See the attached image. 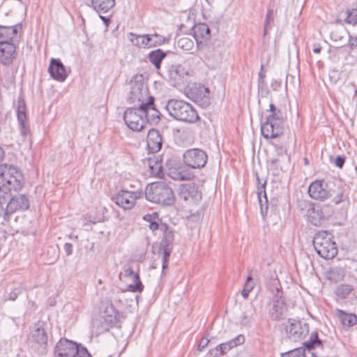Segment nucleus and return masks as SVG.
I'll list each match as a JSON object with an SVG mask.
<instances>
[{"label": "nucleus", "instance_id": "1", "mask_svg": "<svg viewBox=\"0 0 357 357\" xmlns=\"http://www.w3.org/2000/svg\"><path fill=\"white\" fill-rule=\"evenodd\" d=\"M303 347H298L282 354V357H328L324 349V344L317 332L310 334L307 341L303 343Z\"/></svg>", "mask_w": 357, "mask_h": 357}, {"label": "nucleus", "instance_id": "2", "mask_svg": "<svg viewBox=\"0 0 357 357\" xmlns=\"http://www.w3.org/2000/svg\"><path fill=\"white\" fill-rule=\"evenodd\" d=\"M147 200L162 206H173L176 197L172 188L164 182H155L149 185L145 189Z\"/></svg>", "mask_w": 357, "mask_h": 357}, {"label": "nucleus", "instance_id": "3", "mask_svg": "<svg viewBox=\"0 0 357 357\" xmlns=\"http://www.w3.org/2000/svg\"><path fill=\"white\" fill-rule=\"evenodd\" d=\"M165 108L169 114L178 121L192 123L199 119L197 111L190 103L183 100L171 99Z\"/></svg>", "mask_w": 357, "mask_h": 357}, {"label": "nucleus", "instance_id": "4", "mask_svg": "<svg viewBox=\"0 0 357 357\" xmlns=\"http://www.w3.org/2000/svg\"><path fill=\"white\" fill-rule=\"evenodd\" d=\"M312 243L317 253L325 259H331L337 254V247L333 241V235L328 231L317 232Z\"/></svg>", "mask_w": 357, "mask_h": 357}, {"label": "nucleus", "instance_id": "5", "mask_svg": "<svg viewBox=\"0 0 357 357\" xmlns=\"http://www.w3.org/2000/svg\"><path fill=\"white\" fill-rule=\"evenodd\" d=\"M130 91L129 92L127 101L134 106L141 107L142 105L147 102L150 98H153L149 95L148 87L144 84V79L142 75H135L130 82Z\"/></svg>", "mask_w": 357, "mask_h": 357}, {"label": "nucleus", "instance_id": "6", "mask_svg": "<svg viewBox=\"0 0 357 357\" xmlns=\"http://www.w3.org/2000/svg\"><path fill=\"white\" fill-rule=\"evenodd\" d=\"M160 230L162 231L163 236L160 243L159 254H162V273L166 274L165 270L168 268L170 255L172 252L173 242L174 241V231L172 227L166 223H161Z\"/></svg>", "mask_w": 357, "mask_h": 357}, {"label": "nucleus", "instance_id": "7", "mask_svg": "<svg viewBox=\"0 0 357 357\" xmlns=\"http://www.w3.org/2000/svg\"><path fill=\"white\" fill-rule=\"evenodd\" d=\"M0 177L3 188L9 191H18L23 187V175L15 167L5 165L0 166Z\"/></svg>", "mask_w": 357, "mask_h": 357}, {"label": "nucleus", "instance_id": "8", "mask_svg": "<svg viewBox=\"0 0 357 357\" xmlns=\"http://www.w3.org/2000/svg\"><path fill=\"white\" fill-rule=\"evenodd\" d=\"M54 352L57 357H91L86 348L66 338L57 342Z\"/></svg>", "mask_w": 357, "mask_h": 357}, {"label": "nucleus", "instance_id": "9", "mask_svg": "<svg viewBox=\"0 0 357 357\" xmlns=\"http://www.w3.org/2000/svg\"><path fill=\"white\" fill-rule=\"evenodd\" d=\"M284 130V121L282 116L275 114V116H266V121L261 124V132L266 139H274L282 135Z\"/></svg>", "mask_w": 357, "mask_h": 357}, {"label": "nucleus", "instance_id": "10", "mask_svg": "<svg viewBox=\"0 0 357 357\" xmlns=\"http://www.w3.org/2000/svg\"><path fill=\"white\" fill-rule=\"evenodd\" d=\"M184 164L192 169H201L205 167L208 155L205 151L193 148L186 150L183 154Z\"/></svg>", "mask_w": 357, "mask_h": 357}, {"label": "nucleus", "instance_id": "11", "mask_svg": "<svg viewBox=\"0 0 357 357\" xmlns=\"http://www.w3.org/2000/svg\"><path fill=\"white\" fill-rule=\"evenodd\" d=\"M287 337L291 341L303 339L309 333V324L296 319H288L285 326Z\"/></svg>", "mask_w": 357, "mask_h": 357}, {"label": "nucleus", "instance_id": "12", "mask_svg": "<svg viewBox=\"0 0 357 357\" xmlns=\"http://www.w3.org/2000/svg\"><path fill=\"white\" fill-rule=\"evenodd\" d=\"M142 191L120 190L112 197V200L119 207L125 210L132 209L136 204V200L142 196Z\"/></svg>", "mask_w": 357, "mask_h": 357}, {"label": "nucleus", "instance_id": "13", "mask_svg": "<svg viewBox=\"0 0 357 357\" xmlns=\"http://www.w3.org/2000/svg\"><path fill=\"white\" fill-rule=\"evenodd\" d=\"M123 119L129 128L135 131H140L145 126L143 113L140 112L138 107L128 108L123 115Z\"/></svg>", "mask_w": 357, "mask_h": 357}, {"label": "nucleus", "instance_id": "14", "mask_svg": "<svg viewBox=\"0 0 357 357\" xmlns=\"http://www.w3.org/2000/svg\"><path fill=\"white\" fill-rule=\"evenodd\" d=\"M188 71L181 64H172L166 66L165 78L174 86L180 85L183 82Z\"/></svg>", "mask_w": 357, "mask_h": 357}, {"label": "nucleus", "instance_id": "15", "mask_svg": "<svg viewBox=\"0 0 357 357\" xmlns=\"http://www.w3.org/2000/svg\"><path fill=\"white\" fill-rule=\"evenodd\" d=\"M308 193L311 198L317 200H324L332 196L328 184L322 181L312 182L308 188Z\"/></svg>", "mask_w": 357, "mask_h": 357}, {"label": "nucleus", "instance_id": "16", "mask_svg": "<svg viewBox=\"0 0 357 357\" xmlns=\"http://www.w3.org/2000/svg\"><path fill=\"white\" fill-rule=\"evenodd\" d=\"M154 98H150V100L142 105L141 107H138L140 112L143 113L145 124L158 123L160 119V113L155 108L154 105Z\"/></svg>", "mask_w": 357, "mask_h": 357}, {"label": "nucleus", "instance_id": "17", "mask_svg": "<svg viewBox=\"0 0 357 357\" xmlns=\"http://www.w3.org/2000/svg\"><path fill=\"white\" fill-rule=\"evenodd\" d=\"M165 175L167 174L169 178L174 181H189L192 176L186 172L174 161L169 160L164 168Z\"/></svg>", "mask_w": 357, "mask_h": 357}, {"label": "nucleus", "instance_id": "18", "mask_svg": "<svg viewBox=\"0 0 357 357\" xmlns=\"http://www.w3.org/2000/svg\"><path fill=\"white\" fill-rule=\"evenodd\" d=\"M7 212L6 215H11L17 211H24L29 208V201L24 195H16L12 197L6 203Z\"/></svg>", "mask_w": 357, "mask_h": 357}, {"label": "nucleus", "instance_id": "19", "mask_svg": "<svg viewBox=\"0 0 357 357\" xmlns=\"http://www.w3.org/2000/svg\"><path fill=\"white\" fill-rule=\"evenodd\" d=\"M287 305L283 296L273 298V305L269 310V316L271 320L284 319L287 316Z\"/></svg>", "mask_w": 357, "mask_h": 357}, {"label": "nucleus", "instance_id": "20", "mask_svg": "<svg viewBox=\"0 0 357 357\" xmlns=\"http://www.w3.org/2000/svg\"><path fill=\"white\" fill-rule=\"evenodd\" d=\"M48 72L50 76L58 82L65 81L68 75L65 66L59 59H51Z\"/></svg>", "mask_w": 357, "mask_h": 357}, {"label": "nucleus", "instance_id": "21", "mask_svg": "<svg viewBox=\"0 0 357 357\" xmlns=\"http://www.w3.org/2000/svg\"><path fill=\"white\" fill-rule=\"evenodd\" d=\"M30 339L42 348L45 349L47 347L48 337L44 328L43 322L38 321L34 324L33 329L31 332Z\"/></svg>", "mask_w": 357, "mask_h": 357}, {"label": "nucleus", "instance_id": "22", "mask_svg": "<svg viewBox=\"0 0 357 357\" xmlns=\"http://www.w3.org/2000/svg\"><path fill=\"white\" fill-rule=\"evenodd\" d=\"M146 144L149 153H155L158 152L162 146V137L159 130L152 128L148 132Z\"/></svg>", "mask_w": 357, "mask_h": 357}, {"label": "nucleus", "instance_id": "23", "mask_svg": "<svg viewBox=\"0 0 357 357\" xmlns=\"http://www.w3.org/2000/svg\"><path fill=\"white\" fill-rule=\"evenodd\" d=\"M209 93V89L203 85H199L190 90L192 100L204 107L210 104Z\"/></svg>", "mask_w": 357, "mask_h": 357}, {"label": "nucleus", "instance_id": "24", "mask_svg": "<svg viewBox=\"0 0 357 357\" xmlns=\"http://www.w3.org/2000/svg\"><path fill=\"white\" fill-rule=\"evenodd\" d=\"M257 183V196L261 208L262 215H265L268 211V198L266 192V180L264 181L259 178V174L255 173Z\"/></svg>", "mask_w": 357, "mask_h": 357}, {"label": "nucleus", "instance_id": "25", "mask_svg": "<svg viewBox=\"0 0 357 357\" xmlns=\"http://www.w3.org/2000/svg\"><path fill=\"white\" fill-rule=\"evenodd\" d=\"M192 31L197 47L202 45L204 42H206L211 38L210 29L205 23L195 24L192 26Z\"/></svg>", "mask_w": 357, "mask_h": 357}, {"label": "nucleus", "instance_id": "26", "mask_svg": "<svg viewBox=\"0 0 357 357\" xmlns=\"http://www.w3.org/2000/svg\"><path fill=\"white\" fill-rule=\"evenodd\" d=\"M15 46L13 43L0 42V62L4 65H10L13 61Z\"/></svg>", "mask_w": 357, "mask_h": 357}, {"label": "nucleus", "instance_id": "27", "mask_svg": "<svg viewBox=\"0 0 357 357\" xmlns=\"http://www.w3.org/2000/svg\"><path fill=\"white\" fill-rule=\"evenodd\" d=\"M147 165L149 167L151 174L163 178L165 177L164 168L162 166V160L160 156L153 155L147 159Z\"/></svg>", "mask_w": 357, "mask_h": 357}, {"label": "nucleus", "instance_id": "28", "mask_svg": "<svg viewBox=\"0 0 357 357\" xmlns=\"http://www.w3.org/2000/svg\"><path fill=\"white\" fill-rule=\"evenodd\" d=\"M307 220L314 226H320L325 217L320 206L312 205L307 211Z\"/></svg>", "mask_w": 357, "mask_h": 357}, {"label": "nucleus", "instance_id": "29", "mask_svg": "<svg viewBox=\"0 0 357 357\" xmlns=\"http://www.w3.org/2000/svg\"><path fill=\"white\" fill-rule=\"evenodd\" d=\"M21 28V24L10 26H0V42L13 43V38L16 37Z\"/></svg>", "mask_w": 357, "mask_h": 357}, {"label": "nucleus", "instance_id": "30", "mask_svg": "<svg viewBox=\"0 0 357 357\" xmlns=\"http://www.w3.org/2000/svg\"><path fill=\"white\" fill-rule=\"evenodd\" d=\"M168 52H165L162 49H157L150 52L147 58L149 61L154 66L155 69L160 70L162 61L167 56Z\"/></svg>", "mask_w": 357, "mask_h": 357}, {"label": "nucleus", "instance_id": "31", "mask_svg": "<svg viewBox=\"0 0 357 357\" xmlns=\"http://www.w3.org/2000/svg\"><path fill=\"white\" fill-rule=\"evenodd\" d=\"M245 342V337L243 335H239L231 340L222 343L218 345L222 356L225 355L232 348L243 344Z\"/></svg>", "mask_w": 357, "mask_h": 357}, {"label": "nucleus", "instance_id": "32", "mask_svg": "<svg viewBox=\"0 0 357 357\" xmlns=\"http://www.w3.org/2000/svg\"><path fill=\"white\" fill-rule=\"evenodd\" d=\"M112 324V323H108L102 317H100L93 320L92 329L96 335H98L108 331Z\"/></svg>", "mask_w": 357, "mask_h": 357}, {"label": "nucleus", "instance_id": "33", "mask_svg": "<svg viewBox=\"0 0 357 357\" xmlns=\"http://www.w3.org/2000/svg\"><path fill=\"white\" fill-rule=\"evenodd\" d=\"M115 5V0H91L92 8L98 13H105Z\"/></svg>", "mask_w": 357, "mask_h": 357}, {"label": "nucleus", "instance_id": "34", "mask_svg": "<svg viewBox=\"0 0 357 357\" xmlns=\"http://www.w3.org/2000/svg\"><path fill=\"white\" fill-rule=\"evenodd\" d=\"M142 219L149 223L148 227L152 231L160 229V225L162 223L157 212L146 213L143 215Z\"/></svg>", "mask_w": 357, "mask_h": 357}, {"label": "nucleus", "instance_id": "35", "mask_svg": "<svg viewBox=\"0 0 357 357\" xmlns=\"http://www.w3.org/2000/svg\"><path fill=\"white\" fill-rule=\"evenodd\" d=\"M103 313L104 314L102 317L105 318L108 323L112 324L116 321L119 314L118 310L115 308L112 302L106 303Z\"/></svg>", "mask_w": 357, "mask_h": 357}, {"label": "nucleus", "instance_id": "36", "mask_svg": "<svg viewBox=\"0 0 357 357\" xmlns=\"http://www.w3.org/2000/svg\"><path fill=\"white\" fill-rule=\"evenodd\" d=\"M338 317L344 326H352L357 323V317L354 314H348L343 310H338Z\"/></svg>", "mask_w": 357, "mask_h": 357}, {"label": "nucleus", "instance_id": "37", "mask_svg": "<svg viewBox=\"0 0 357 357\" xmlns=\"http://www.w3.org/2000/svg\"><path fill=\"white\" fill-rule=\"evenodd\" d=\"M267 287L272 292L273 298L282 296L283 292L282 291V287L277 277L270 280L267 283Z\"/></svg>", "mask_w": 357, "mask_h": 357}, {"label": "nucleus", "instance_id": "38", "mask_svg": "<svg viewBox=\"0 0 357 357\" xmlns=\"http://www.w3.org/2000/svg\"><path fill=\"white\" fill-rule=\"evenodd\" d=\"M344 276V271L342 268H331L327 272V278L333 282H338L342 280Z\"/></svg>", "mask_w": 357, "mask_h": 357}, {"label": "nucleus", "instance_id": "39", "mask_svg": "<svg viewBox=\"0 0 357 357\" xmlns=\"http://www.w3.org/2000/svg\"><path fill=\"white\" fill-rule=\"evenodd\" d=\"M133 284H130L128 286V290L133 293L139 292L141 293L144 289V285L140 280L139 274L136 273L134 275Z\"/></svg>", "mask_w": 357, "mask_h": 357}, {"label": "nucleus", "instance_id": "40", "mask_svg": "<svg viewBox=\"0 0 357 357\" xmlns=\"http://www.w3.org/2000/svg\"><path fill=\"white\" fill-rule=\"evenodd\" d=\"M183 193L188 192L189 197L193 199L199 200L202 198V194L197 190L195 185H183Z\"/></svg>", "mask_w": 357, "mask_h": 357}, {"label": "nucleus", "instance_id": "41", "mask_svg": "<svg viewBox=\"0 0 357 357\" xmlns=\"http://www.w3.org/2000/svg\"><path fill=\"white\" fill-rule=\"evenodd\" d=\"M353 287L350 284H340L336 287L335 294L340 298H345L352 291Z\"/></svg>", "mask_w": 357, "mask_h": 357}, {"label": "nucleus", "instance_id": "42", "mask_svg": "<svg viewBox=\"0 0 357 357\" xmlns=\"http://www.w3.org/2000/svg\"><path fill=\"white\" fill-rule=\"evenodd\" d=\"M177 45L185 51H190L194 47V41L188 37L183 36L178 38Z\"/></svg>", "mask_w": 357, "mask_h": 357}, {"label": "nucleus", "instance_id": "43", "mask_svg": "<svg viewBox=\"0 0 357 357\" xmlns=\"http://www.w3.org/2000/svg\"><path fill=\"white\" fill-rule=\"evenodd\" d=\"M17 117L18 121H22L23 119H27L26 114V105L23 99L19 98L17 101Z\"/></svg>", "mask_w": 357, "mask_h": 357}, {"label": "nucleus", "instance_id": "44", "mask_svg": "<svg viewBox=\"0 0 357 357\" xmlns=\"http://www.w3.org/2000/svg\"><path fill=\"white\" fill-rule=\"evenodd\" d=\"M8 199L0 200V220L1 224L2 225H7L10 222V215H6V213L7 212V206L6 207L3 206L5 204H6Z\"/></svg>", "mask_w": 357, "mask_h": 357}, {"label": "nucleus", "instance_id": "45", "mask_svg": "<svg viewBox=\"0 0 357 357\" xmlns=\"http://www.w3.org/2000/svg\"><path fill=\"white\" fill-rule=\"evenodd\" d=\"M153 36H154L153 41L152 43L153 47L161 46L164 44H168L170 41L169 38L165 37L157 33H153Z\"/></svg>", "mask_w": 357, "mask_h": 357}, {"label": "nucleus", "instance_id": "46", "mask_svg": "<svg viewBox=\"0 0 357 357\" xmlns=\"http://www.w3.org/2000/svg\"><path fill=\"white\" fill-rule=\"evenodd\" d=\"M128 37L133 45L137 47H144V44L142 42V35H137L130 32L128 33Z\"/></svg>", "mask_w": 357, "mask_h": 357}, {"label": "nucleus", "instance_id": "47", "mask_svg": "<svg viewBox=\"0 0 357 357\" xmlns=\"http://www.w3.org/2000/svg\"><path fill=\"white\" fill-rule=\"evenodd\" d=\"M347 17L344 20L347 24L355 25L357 23V8L348 10L346 12Z\"/></svg>", "mask_w": 357, "mask_h": 357}, {"label": "nucleus", "instance_id": "48", "mask_svg": "<svg viewBox=\"0 0 357 357\" xmlns=\"http://www.w3.org/2000/svg\"><path fill=\"white\" fill-rule=\"evenodd\" d=\"M346 34V31L344 28H336L333 30L331 33V38L333 41H340L344 38V35Z\"/></svg>", "mask_w": 357, "mask_h": 357}, {"label": "nucleus", "instance_id": "49", "mask_svg": "<svg viewBox=\"0 0 357 357\" xmlns=\"http://www.w3.org/2000/svg\"><path fill=\"white\" fill-rule=\"evenodd\" d=\"M20 124V130L21 135L26 138L28 135L30 133V128L26 122V119H23L22 121H18Z\"/></svg>", "mask_w": 357, "mask_h": 357}, {"label": "nucleus", "instance_id": "50", "mask_svg": "<svg viewBox=\"0 0 357 357\" xmlns=\"http://www.w3.org/2000/svg\"><path fill=\"white\" fill-rule=\"evenodd\" d=\"M84 218L86 220H88L90 223L93 225L98 222H103L105 220V216L103 215L93 217L91 214L87 213L85 215Z\"/></svg>", "mask_w": 357, "mask_h": 357}, {"label": "nucleus", "instance_id": "51", "mask_svg": "<svg viewBox=\"0 0 357 357\" xmlns=\"http://www.w3.org/2000/svg\"><path fill=\"white\" fill-rule=\"evenodd\" d=\"M142 42L144 44V48H151L153 47L152 43L153 41L154 36L153 33L151 34H142Z\"/></svg>", "mask_w": 357, "mask_h": 357}, {"label": "nucleus", "instance_id": "52", "mask_svg": "<svg viewBox=\"0 0 357 357\" xmlns=\"http://www.w3.org/2000/svg\"><path fill=\"white\" fill-rule=\"evenodd\" d=\"M254 285L250 282H245L244 284V287L241 291V295L245 298L247 299L248 298L250 292L253 289Z\"/></svg>", "mask_w": 357, "mask_h": 357}, {"label": "nucleus", "instance_id": "53", "mask_svg": "<svg viewBox=\"0 0 357 357\" xmlns=\"http://www.w3.org/2000/svg\"><path fill=\"white\" fill-rule=\"evenodd\" d=\"M273 22H274L273 10L268 9L266 16L265 21H264V25H266V26H268L270 27H272L273 26L272 24L273 23Z\"/></svg>", "mask_w": 357, "mask_h": 357}, {"label": "nucleus", "instance_id": "54", "mask_svg": "<svg viewBox=\"0 0 357 357\" xmlns=\"http://www.w3.org/2000/svg\"><path fill=\"white\" fill-rule=\"evenodd\" d=\"M258 89L262 96H266L268 93V89L265 80L258 81Z\"/></svg>", "mask_w": 357, "mask_h": 357}, {"label": "nucleus", "instance_id": "55", "mask_svg": "<svg viewBox=\"0 0 357 357\" xmlns=\"http://www.w3.org/2000/svg\"><path fill=\"white\" fill-rule=\"evenodd\" d=\"M345 198L346 196L344 195L343 191L341 190L340 192H337L336 195L333 197V202L335 204H339L340 203L342 202Z\"/></svg>", "mask_w": 357, "mask_h": 357}, {"label": "nucleus", "instance_id": "56", "mask_svg": "<svg viewBox=\"0 0 357 357\" xmlns=\"http://www.w3.org/2000/svg\"><path fill=\"white\" fill-rule=\"evenodd\" d=\"M346 160V157L344 155H339L335 159V165L339 168H342Z\"/></svg>", "mask_w": 357, "mask_h": 357}, {"label": "nucleus", "instance_id": "57", "mask_svg": "<svg viewBox=\"0 0 357 357\" xmlns=\"http://www.w3.org/2000/svg\"><path fill=\"white\" fill-rule=\"evenodd\" d=\"M268 112H270L271 114H268L267 116H275V114H278L279 116H282V112L279 109L276 108V107L273 103H271L269 105Z\"/></svg>", "mask_w": 357, "mask_h": 357}, {"label": "nucleus", "instance_id": "58", "mask_svg": "<svg viewBox=\"0 0 357 357\" xmlns=\"http://www.w3.org/2000/svg\"><path fill=\"white\" fill-rule=\"evenodd\" d=\"M21 292H22V289L15 288L10 292L8 299H10L11 301H15Z\"/></svg>", "mask_w": 357, "mask_h": 357}, {"label": "nucleus", "instance_id": "59", "mask_svg": "<svg viewBox=\"0 0 357 357\" xmlns=\"http://www.w3.org/2000/svg\"><path fill=\"white\" fill-rule=\"evenodd\" d=\"M136 273L134 272L132 268L128 267L123 269V272L121 273L119 275V278H121V274L124 275V277H134V275Z\"/></svg>", "mask_w": 357, "mask_h": 357}, {"label": "nucleus", "instance_id": "60", "mask_svg": "<svg viewBox=\"0 0 357 357\" xmlns=\"http://www.w3.org/2000/svg\"><path fill=\"white\" fill-rule=\"evenodd\" d=\"M209 340L207 339V338H202L200 342H199V344L198 345V349L199 351H202L203 350L207 345L209 343Z\"/></svg>", "mask_w": 357, "mask_h": 357}, {"label": "nucleus", "instance_id": "61", "mask_svg": "<svg viewBox=\"0 0 357 357\" xmlns=\"http://www.w3.org/2000/svg\"><path fill=\"white\" fill-rule=\"evenodd\" d=\"M63 249L67 256H70L73 254V245L71 243H66Z\"/></svg>", "mask_w": 357, "mask_h": 357}, {"label": "nucleus", "instance_id": "62", "mask_svg": "<svg viewBox=\"0 0 357 357\" xmlns=\"http://www.w3.org/2000/svg\"><path fill=\"white\" fill-rule=\"evenodd\" d=\"M5 188H1L0 186V200H5L10 199V195H9L7 192H6Z\"/></svg>", "mask_w": 357, "mask_h": 357}, {"label": "nucleus", "instance_id": "63", "mask_svg": "<svg viewBox=\"0 0 357 357\" xmlns=\"http://www.w3.org/2000/svg\"><path fill=\"white\" fill-rule=\"evenodd\" d=\"M349 46L351 49H354L357 47V37L349 36Z\"/></svg>", "mask_w": 357, "mask_h": 357}, {"label": "nucleus", "instance_id": "64", "mask_svg": "<svg viewBox=\"0 0 357 357\" xmlns=\"http://www.w3.org/2000/svg\"><path fill=\"white\" fill-rule=\"evenodd\" d=\"M209 354L212 357H220V356H222V354H220V350H219L218 346H216L213 349H211L209 351Z\"/></svg>", "mask_w": 357, "mask_h": 357}]
</instances>
